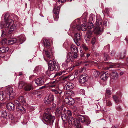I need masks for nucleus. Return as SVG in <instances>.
<instances>
[{"label":"nucleus","instance_id":"nucleus-1","mask_svg":"<svg viewBox=\"0 0 128 128\" xmlns=\"http://www.w3.org/2000/svg\"><path fill=\"white\" fill-rule=\"evenodd\" d=\"M4 20V22H0V29L4 28L6 30H7L9 28L10 25L13 24V21L10 18L9 14L8 13L5 14Z\"/></svg>","mask_w":128,"mask_h":128},{"label":"nucleus","instance_id":"nucleus-2","mask_svg":"<svg viewBox=\"0 0 128 128\" xmlns=\"http://www.w3.org/2000/svg\"><path fill=\"white\" fill-rule=\"evenodd\" d=\"M4 94H6L7 100H10L14 98L15 93L12 87H8L5 89Z\"/></svg>","mask_w":128,"mask_h":128},{"label":"nucleus","instance_id":"nucleus-3","mask_svg":"<svg viewBox=\"0 0 128 128\" xmlns=\"http://www.w3.org/2000/svg\"><path fill=\"white\" fill-rule=\"evenodd\" d=\"M43 118L46 122V124L48 125H51L54 122L55 117L49 114L44 113V114Z\"/></svg>","mask_w":128,"mask_h":128},{"label":"nucleus","instance_id":"nucleus-4","mask_svg":"<svg viewBox=\"0 0 128 128\" xmlns=\"http://www.w3.org/2000/svg\"><path fill=\"white\" fill-rule=\"evenodd\" d=\"M70 60L72 62L73 61V58L72 57V54L70 52H69L67 55V59L66 61L62 64V66L64 69L67 70L68 68V64Z\"/></svg>","mask_w":128,"mask_h":128},{"label":"nucleus","instance_id":"nucleus-5","mask_svg":"<svg viewBox=\"0 0 128 128\" xmlns=\"http://www.w3.org/2000/svg\"><path fill=\"white\" fill-rule=\"evenodd\" d=\"M44 40L45 42H44V45L45 48H44V50L45 54L46 56L48 58L50 59L51 58V53L49 52V50L45 49L46 48L48 49L50 48V43L49 41L45 39Z\"/></svg>","mask_w":128,"mask_h":128},{"label":"nucleus","instance_id":"nucleus-6","mask_svg":"<svg viewBox=\"0 0 128 128\" xmlns=\"http://www.w3.org/2000/svg\"><path fill=\"white\" fill-rule=\"evenodd\" d=\"M69 124H74L77 126L78 128H80V126L79 124L78 120L76 118L71 117L68 118V121Z\"/></svg>","mask_w":128,"mask_h":128},{"label":"nucleus","instance_id":"nucleus-7","mask_svg":"<svg viewBox=\"0 0 128 128\" xmlns=\"http://www.w3.org/2000/svg\"><path fill=\"white\" fill-rule=\"evenodd\" d=\"M78 120L79 122V123L80 122H81L82 123L85 122L87 125L89 124L90 122V121L88 117H84L82 116H80L78 117ZM79 124H80L79 123Z\"/></svg>","mask_w":128,"mask_h":128},{"label":"nucleus","instance_id":"nucleus-8","mask_svg":"<svg viewBox=\"0 0 128 128\" xmlns=\"http://www.w3.org/2000/svg\"><path fill=\"white\" fill-rule=\"evenodd\" d=\"M54 96L52 94L46 95L44 99V102L46 104H50L51 102H52L54 100Z\"/></svg>","mask_w":128,"mask_h":128},{"label":"nucleus","instance_id":"nucleus-9","mask_svg":"<svg viewBox=\"0 0 128 128\" xmlns=\"http://www.w3.org/2000/svg\"><path fill=\"white\" fill-rule=\"evenodd\" d=\"M81 40V36L80 34L78 33L75 34H74V40L78 46H79L80 45Z\"/></svg>","mask_w":128,"mask_h":128},{"label":"nucleus","instance_id":"nucleus-10","mask_svg":"<svg viewBox=\"0 0 128 128\" xmlns=\"http://www.w3.org/2000/svg\"><path fill=\"white\" fill-rule=\"evenodd\" d=\"M16 38L10 39L6 41V39L2 41L3 43L6 44L8 45H10L13 44L16 42Z\"/></svg>","mask_w":128,"mask_h":128},{"label":"nucleus","instance_id":"nucleus-11","mask_svg":"<svg viewBox=\"0 0 128 128\" xmlns=\"http://www.w3.org/2000/svg\"><path fill=\"white\" fill-rule=\"evenodd\" d=\"M74 86V84L72 83L68 82L64 87V89L66 90H70L72 89Z\"/></svg>","mask_w":128,"mask_h":128},{"label":"nucleus","instance_id":"nucleus-12","mask_svg":"<svg viewBox=\"0 0 128 128\" xmlns=\"http://www.w3.org/2000/svg\"><path fill=\"white\" fill-rule=\"evenodd\" d=\"M35 82L36 84L39 86L42 85L44 83L43 79L41 78H38L35 80Z\"/></svg>","mask_w":128,"mask_h":128},{"label":"nucleus","instance_id":"nucleus-13","mask_svg":"<svg viewBox=\"0 0 128 128\" xmlns=\"http://www.w3.org/2000/svg\"><path fill=\"white\" fill-rule=\"evenodd\" d=\"M88 78L86 75L82 74L80 76L79 82L81 83H83L86 82Z\"/></svg>","mask_w":128,"mask_h":128},{"label":"nucleus","instance_id":"nucleus-14","mask_svg":"<svg viewBox=\"0 0 128 128\" xmlns=\"http://www.w3.org/2000/svg\"><path fill=\"white\" fill-rule=\"evenodd\" d=\"M92 31L90 29L87 30L86 35L85 36V39L86 41H88L92 35Z\"/></svg>","mask_w":128,"mask_h":128},{"label":"nucleus","instance_id":"nucleus-15","mask_svg":"<svg viewBox=\"0 0 128 128\" xmlns=\"http://www.w3.org/2000/svg\"><path fill=\"white\" fill-rule=\"evenodd\" d=\"M54 62L50 60L48 64V69L50 71H52L54 70Z\"/></svg>","mask_w":128,"mask_h":128},{"label":"nucleus","instance_id":"nucleus-16","mask_svg":"<svg viewBox=\"0 0 128 128\" xmlns=\"http://www.w3.org/2000/svg\"><path fill=\"white\" fill-rule=\"evenodd\" d=\"M6 107L7 108L10 110H13L14 108V104L11 102L8 103L6 105Z\"/></svg>","mask_w":128,"mask_h":128},{"label":"nucleus","instance_id":"nucleus-17","mask_svg":"<svg viewBox=\"0 0 128 128\" xmlns=\"http://www.w3.org/2000/svg\"><path fill=\"white\" fill-rule=\"evenodd\" d=\"M108 69L110 68L118 67L120 66V64H114L112 63H108Z\"/></svg>","mask_w":128,"mask_h":128},{"label":"nucleus","instance_id":"nucleus-18","mask_svg":"<svg viewBox=\"0 0 128 128\" xmlns=\"http://www.w3.org/2000/svg\"><path fill=\"white\" fill-rule=\"evenodd\" d=\"M52 90L53 93L55 94H59L60 95L62 92V90L59 89L58 88H57L56 89H52Z\"/></svg>","mask_w":128,"mask_h":128},{"label":"nucleus","instance_id":"nucleus-19","mask_svg":"<svg viewBox=\"0 0 128 128\" xmlns=\"http://www.w3.org/2000/svg\"><path fill=\"white\" fill-rule=\"evenodd\" d=\"M78 26H77V28H78L79 30H81L83 31H84L88 29L86 26V25L85 24H81L79 28H78Z\"/></svg>","mask_w":128,"mask_h":128},{"label":"nucleus","instance_id":"nucleus-20","mask_svg":"<svg viewBox=\"0 0 128 128\" xmlns=\"http://www.w3.org/2000/svg\"><path fill=\"white\" fill-rule=\"evenodd\" d=\"M109 76V74L106 72L102 74L100 76V78L103 80L105 81Z\"/></svg>","mask_w":128,"mask_h":128},{"label":"nucleus","instance_id":"nucleus-21","mask_svg":"<svg viewBox=\"0 0 128 128\" xmlns=\"http://www.w3.org/2000/svg\"><path fill=\"white\" fill-rule=\"evenodd\" d=\"M126 51L124 50L117 56L118 58H123L126 56Z\"/></svg>","mask_w":128,"mask_h":128},{"label":"nucleus","instance_id":"nucleus-22","mask_svg":"<svg viewBox=\"0 0 128 128\" xmlns=\"http://www.w3.org/2000/svg\"><path fill=\"white\" fill-rule=\"evenodd\" d=\"M26 84V83L24 81H20L18 84V87L19 89H22Z\"/></svg>","mask_w":128,"mask_h":128},{"label":"nucleus","instance_id":"nucleus-23","mask_svg":"<svg viewBox=\"0 0 128 128\" xmlns=\"http://www.w3.org/2000/svg\"><path fill=\"white\" fill-rule=\"evenodd\" d=\"M94 32L96 34H99L102 32V30L100 27L96 26L94 29Z\"/></svg>","mask_w":128,"mask_h":128},{"label":"nucleus","instance_id":"nucleus-24","mask_svg":"<svg viewBox=\"0 0 128 128\" xmlns=\"http://www.w3.org/2000/svg\"><path fill=\"white\" fill-rule=\"evenodd\" d=\"M118 96V94H116V95H114L113 96V99L117 103L119 102L120 100V96Z\"/></svg>","mask_w":128,"mask_h":128},{"label":"nucleus","instance_id":"nucleus-25","mask_svg":"<svg viewBox=\"0 0 128 128\" xmlns=\"http://www.w3.org/2000/svg\"><path fill=\"white\" fill-rule=\"evenodd\" d=\"M25 37L24 35H22L19 36V38L18 39L19 40V42H20V44H22L25 40Z\"/></svg>","mask_w":128,"mask_h":128},{"label":"nucleus","instance_id":"nucleus-26","mask_svg":"<svg viewBox=\"0 0 128 128\" xmlns=\"http://www.w3.org/2000/svg\"><path fill=\"white\" fill-rule=\"evenodd\" d=\"M16 110L18 111L22 112L26 111V108L20 105L16 107Z\"/></svg>","mask_w":128,"mask_h":128},{"label":"nucleus","instance_id":"nucleus-27","mask_svg":"<svg viewBox=\"0 0 128 128\" xmlns=\"http://www.w3.org/2000/svg\"><path fill=\"white\" fill-rule=\"evenodd\" d=\"M16 26V24H12L9 29V32H8V33L9 34H10L12 31L16 29L17 28Z\"/></svg>","mask_w":128,"mask_h":128},{"label":"nucleus","instance_id":"nucleus-28","mask_svg":"<svg viewBox=\"0 0 128 128\" xmlns=\"http://www.w3.org/2000/svg\"><path fill=\"white\" fill-rule=\"evenodd\" d=\"M111 78L116 80L118 79V74L116 72H113L111 74Z\"/></svg>","mask_w":128,"mask_h":128},{"label":"nucleus","instance_id":"nucleus-29","mask_svg":"<svg viewBox=\"0 0 128 128\" xmlns=\"http://www.w3.org/2000/svg\"><path fill=\"white\" fill-rule=\"evenodd\" d=\"M71 50L74 52H77L78 51V49L76 46L72 45L70 47Z\"/></svg>","mask_w":128,"mask_h":128},{"label":"nucleus","instance_id":"nucleus-30","mask_svg":"<svg viewBox=\"0 0 128 128\" xmlns=\"http://www.w3.org/2000/svg\"><path fill=\"white\" fill-rule=\"evenodd\" d=\"M9 50L8 47H2L0 48V52L4 53L7 52Z\"/></svg>","mask_w":128,"mask_h":128},{"label":"nucleus","instance_id":"nucleus-31","mask_svg":"<svg viewBox=\"0 0 128 128\" xmlns=\"http://www.w3.org/2000/svg\"><path fill=\"white\" fill-rule=\"evenodd\" d=\"M66 96H73L74 95V92L70 90H68L67 91L66 93Z\"/></svg>","mask_w":128,"mask_h":128},{"label":"nucleus","instance_id":"nucleus-32","mask_svg":"<svg viewBox=\"0 0 128 128\" xmlns=\"http://www.w3.org/2000/svg\"><path fill=\"white\" fill-rule=\"evenodd\" d=\"M108 98H109V96H108V97H107L106 96V95L105 98L104 99V101L106 102V104L107 106H110L112 105V104L110 100H106V99Z\"/></svg>","mask_w":128,"mask_h":128},{"label":"nucleus","instance_id":"nucleus-33","mask_svg":"<svg viewBox=\"0 0 128 128\" xmlns=\"http://www.w3.org/2000/svg\"><path fill=\"white\" fill-rule=\"evenodd\" d=\"M6 97V96L4 93H3L2 92H0V101H2Z\"/></svg>","mask_w":128,"mask_h":128},{"label":"nucleus","instance_id":"nucleus-34","mask_svg":"<svg viewBox=\"0 0 128 128\" xmlns=\"http://www.w3.org/2000/svg\"><path fill=\"white\" fill-rule=\"evenodd\" d=\"M96 26L100 27V26L102 25V21L100 19H98L96 20Z\"/></svg>","mask_w":128,"mask_h":128},{"label":"nucleus","instance_id":"nucleus-35","mask_svg":"<svg viewBox=\"0 0 128 128\" xmlns=\"http://www.w3.org/2000/svg\"><path fill=\"white\" fill-rule=\"evenodd\" d=\"M54 70L56 71H58L60 68L59 65L56 63V62H54Z\"/></svg>","mask_w":128,"mask_h":128},{"label":"nucleus","instance_id":"nucleus-36","mask_svg":"<svg viewBox=\"0 0 128 128\" xmlns=\"http://www.w3.org/2000/svg\"><path fill=\"white\" fill-rule=\"evenodd\" d=\"M32 88V86L31 84H28L24 87V90L26 91L30 90Z\"/></svg>","mask_w":128,"mask_h":128},{"label":"nucleus","instance_id":"nucleus-37","mask_svg":"<svg viewBox=\"0 0 128 128\" xmlns=\"http://www.w3.org/2000/svg\"><path fill=\"white\" fill-rule=\"evenodd\" d=\"M56 82H57L56 81H55L49 83L48 85L49 86L52 88L54 87L56 85L55 83H56Z\"/></svg>","mask_w":128,"mask_h":128},{"label":"nucleus","instance_id":"nucleus-38","mask_svg":"<svg viewBox=\"0 0 128 128\" xmlns=\"http://www.w3.org/2000/svg\"><path fill=\"white\" fill-rule=\"evenodd\" d=\"M60 9V6H58L56 8H55L53 10V12L54 14H58Z\"/></svg>","mask_w":128,"mask_h":128},{"label":"nucleus","instance_id":"nucleus-39","mask_svg":"<svg viewBox=\"0 0 128 128\" xmlns=\"http://www.w3.org/2000/svg\"><path fill=\"white\" fill-rule=\"evenodd\" d=\"M7 115V113L5 110H3L1 111V115L2 117L4 118H6Z\"/></svg>","mask_w":128,"mask_h":128},{"label":"nucleus","instance_id":"nucleus-40","mask_svg":"<svg viewBox=\"0 0 128 128\" xmlns=\"http://www.w3.org/2000/svg\"><path fill=\"white\" fill-rule=\"evenodd\" d=\"M18 100L20 102H21L23 104L26 102V101L24 100V98L22 96L19 97L18 98Z\"/></svg>","mask_w":128,"mask_h":128},{"label":"nucleus","instance_id":"nucleus-41","mask_svg":"<svg viewBox=\"0 0 128 128\" xmlns=\"http://www.w3.org/2000/svg\"><path fill=\"white\" fill-rule=\"evenodd\" d=\"M75 102L74 100L71 98H69V100L68 104L71 105L73 104Z\"/></svg>","mask_w":128,"mask_h":128},{"label":"nucleus","instance_id":"nucleus-42","mask_svg":"<svg viewBox=\"0 0 128 128\" xmlns=\"http://www.w3.org/2000/svg\"><path fill=\"white\" fill-rule=\"evenodd\" d=\"M61 116V118L63 121H68V118L66 115V114L65 115H62Z\"/></svg>","mask_w":128,"mask_h":128},{"label":"nucleus","instance_id":"nucleus-43","mask_svg":"<svg viewBox=\"0 0 128 128\" xmlns=\"http://www.w3.org/2000/svg\"><path fill=\"white\" fill-rule=\"evenodd\" d=\"M93 27V24L91 22L88 23V26L87 27L88 29H91Z\"/></svg>","mask_w":128,"mask_h":128},{"label":"nucleus","instance_id":"nucleus-44","mask_svg":"<svg viewBox=\"0 0 128 128\" xmlns=\"http://www.w3.org/2000/svg\"><path fill=\"white\" fill-rule=\"evenodd\" d=\"M66 114L68 118L72 117V114L70 110H68Z\"/></svg>","mask_w":128,"mask_h":128},{"label":"nucleus","instance_id":"nucleus-45","mask_svg":"<svg viewBox=\"0 0 128 128\" xmlns=\"http://www.w3.org/2000/svg\"><path fill=\"white\" fill-rule=\"evenodd\" d=\"M100 73L98 72L97 71L95 70L94 72V76L96 77H97L99 76Z\"/></svg>","mask_w":128,"mask_h":128},{"label":"nucleus","instance_id":"nucleus-46","mask_svg":"<svg viewBox=\"0 0 128 128\" xmlns=\"http://www.w3.org/2000/svg\"><path fill=\"white\" fill-rule=\"evenodd\" d=\"M104 60L105 61L108 60L109 58L108 55L106 54H104Z\"/></svg>","mask_w":128,"mask_h":128},{"label":"nucleus","instance_id":"nucleus-47","mask_svg":"<svg viewBox=\"0 0 128 128\" xmlns=\"http://www.w3.org/2000/svg\"><path fill=\"white\" fill-rule=\"evenodd\" d=\"M53 17L55 20H58L59 18L58 14H54L53 15Z\"/></svg>","mask_w":128,"mask_h":128},{"label":"nucleus","instance_id":"nucleus-48","mask_svg":"<svg viewBox=\"0 0 128 128\" xmlns=\"http://www.w3.org/2000/svg\"><path fill=\"white\" fill-rule=\"evenodd\" d=\"M63 72H58L56 73L54 75V78H55L57 76H60L61 75Z\"/></svg>","mask_w":128,"mask_h":128},{"label":"nucleus","instance_id":"nucleus-49","mask_svg":"<svg viewBox=\"0 0 128 128\" xmlns=\"http://www.w3.org/2000/svg\"><path fill=\"white\" fill-rule=\"evenodd\" d=\"M96 38L94 37H93L92 38V40L91 41V43L93 45H94V44L96 42Z\"/></svg>","mask_w":128,"mask_h":128},{"label":"nucleus","instance_id":"nucleus-50","mask_svg":"<svg viewBox=\"0 0 128 128\" xmlns=\"http://www.w3.org/2000/svg\"><path fill=\"white\" fill-rule=\"evenodd\" d=\"M20 102H19V100H14V104L16 106V107L20 105Z\"/></svg>","mask_w":128,"mask_h":128},{"label":"nucleus","instance_id":"nucleus-51","mask_svg":"<svg viewBox=\"0 0 128 128\" xmlns=\"http://www.w3.org/2000/svg\"><path fill=\"white\" fill-rule=\"evenodd\" d=\"M106 93L108 95H110L111 92L109 88H107L106 90Z\"/></svg>","mask_w":128,"mask_h":128},{"label":"nucleus","instance_id":"nucleus-52","mask_svg":"<svg viewBox=\"0 0 128 128\" xmlns=\"http://www.w3.org/2000/svg\"><path fill=\"white\" fill-rule=\"evenodd\" d=\"M82 47L83 49L85 51H87L88 50V48L85 45H82Z\"/></svg>","mask_w":128,"mask_h":128},{"label":"nucleus","instance_id":"nucleus-53","mask_svg":"<svg viewBox=\"0 0 128 128\" xmlns=\"http://www.w3.org/2000/svg\"><path fill=\"white\" fill-rule=\"evenodd\" d=\"M60 107H57L56 108V112H55L57 114L59 113L60 112Z\"/></svg>","mask_w":128,"mask_h":128},{"label":"nucleus","instance_id":"nucleus-54","mask_svg":"<svg viewBox=\"0 0 128 128\" xmlns=\"http://www.w3.org/2000/svg\"><path fill=\"white\" fill-rule=\"evenodd\" d=\"M115 54V52L114 50H112L110 53L111 56H114Z\"/></svg>","mask_w":128,"mask_h":128},{"label":"nucleus","instance_id":"nucleus-55","mask_svg":"<svg viewBox=\"0 0 128 128\" xmlns=\"http://www.w3.org/2000/svg\"><path fill=\"white\" fill-rule=\"evenodd\" d=\"M66 0H58V2H57V4H60V2L61 3H63L65 2Z\"/></svg>","mask_w":128,"mask_h":128},{"label":"nucleus","instance_id":"nucleus-56","mask_svg":"<svg viewBox=\"0 0 128 128\" xmlns=\"http://www.w3.org/2000/svg\"><path fill=\"white\" fill-rule=\"evenodd\" d=\"M70 53L72 54V57L73 58V59H74V58H77L78 54L76 53L77 52H74L75 53L74 54V56H73V54L71 52H70Z\"/></svg>","mask_w":128,"mask_h":128},{"label":"nucleus","instance_id":"nucleus-57","mask_svg":"<svg viewBox=\"0 0 128 128\" xmlns=\"http://www.w3.org/2000/svg\"><path fill=\"white\" fill-rule=\"evenodd\" d=\"M34 95L37 94H38V92L37 90H35L32 92V94Z\"/></svg>","mask_w":128,"mask_h":128},{"label":"nucleus","instance_id":"nucleus-58","mask_svg":"<svg viewBox=\"0 0 128 128\" xmlns=\"http://www.w3.org/2000/svg\"><path fill=\"white\" fill-rule=\"evenodd\" d=\"M69 100V98H66L64 100V101L65 103L68 104V102Z\"/></svg>","mask_w":128,"mask_h":128},{"label":"nucleus","instance_id":"nucleus-59","mask_svg":"<svg viewBox=\"0 0 128 128\" xmlns=\"http://www.w3.org/2000/svg\"><path fill=\"white\" fill-rule=\"evenodd\" d=\"M38 71V67H36L35 68V69L34 70V72H37Z\"/></svg>","mask_w":128,"mask_h":128},{"label":"nucleus","instance_id":"nucleus-60","mask_svg":"<svg viewBox=\"0 0 128 128\" xmlns=\"http://www.w3.org/2000/svg\"><path fill=\"white\" fill-rule=\"evenodd\" d=\"M90 21L93 20V18L91 15L90 16Z\"/></svg>","mask_w":128,"mask_h":128},{"label":"nucleus","instance_id":"nucleus-61","mask_svg":"<svg viewBox=\"0 0 128 128\" xmlns=\"http://www.w3.org/2000/svg\"><path fill=\"white\" fill-rule=\"evenodd\" d=\"M86 54L85 53H84L83 54H80V56L82 57H83L85 56L84 54Z\"/></svg>","mask_w":128,"mask_h":128},{"label":"nucleus","instance_id":"nucleus-62","mask_svg":"<svg viewBox=\"0 0 128 128\" xmlns=\"http://www.w3.org/2000/svg\"><path fill=\"white\" fill-rule=\"evenodd\" d=\"M90 56V54H86V56L87 58L88 57Z\"/></svg>","mask_w":128,"mask_h":128},{"label":"nucleus","instance_id":"nucleus-63","mask_svg":"<svg viewBox=\"0 0 128 128\" xmlns=\"http://www.w3.org/2000/svg\"><path fill=\"white\" fill-rule=\"evenodd\" d=\"M124 72H121L120 73V76L124 74Z\"/></svg>","mask_w":128,"mask_h":128},{"label":"nucleus","instance_id":"nucleus-64","mask_svg":"<svg viewBox=\"0 0 128 128\" xmlns=\"http://www.w3.org/2000/svg\"><path fill=\"white\" fill-rule=\"evenodd\" d=\"M125 40L126 41L127 43H128V40L126 38L125 39Z\"/></svg>","mask_w":128,"mask_h":128}]
</instances>
